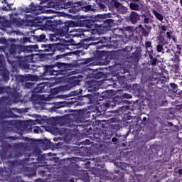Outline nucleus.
<instances>
[{"mask_svg": "<svg viewBox=\"0 0 182 182\" xmlns=\"http://www.w3.org/2000/svg\"><path fill=\"white\" fill-rule=\"evenodd\" d=\"M41 48L43 49L41 50L42 52H52V53L48 54V56H53L55 55V52L63 53L65 50H69V46L68 44H63L60 43L55 44H41Z\"/></svg>", "mask_w": 182, "mask_h": 182, "instance_id": "nucleus-6", "label": "nucleus"}, {"mask_svg": "<svg viewBox=\"0 0 182 182\" xmlns=\"http://www.w3.org/2000/svg\"><path fill=\"white\" fill-rule=\"evenodd\" d=\"M156 87H158V89H162L163 86H164V84L163 83V81L161 80H156V82H155Z\"/></svg>", "mask_w": 182, "mask_h": 182, "instance_id": "nucleus-47", "label": "nucleus"}, {"mask_svg": "<svg viewBox=\"0 0 182 182\" xmlns=\"http://www.w3.org/2000/svg\"><path fill=\"white\" fill-rule=\"evenodd\" d=\"M72 35L74 45H75L77 48H83V49H87L88 48H90V46H96L97 49H103V48H106L105 42L100 39L97 41H92V37L82 39V37L83 36V34L80 33H74Z\"/></svg>", "mask_w": 182, "mask_h": 182, "instance_id": "nucleus-2", "label": "nucleus"}, {"mask_svg": "<svg viewBox=\"0 0 182 182\" xmlns=\"http://www.w3.org/2000/svg\"><path fill=\"white\" fill-rule=\"evenodd\" d=\"M81 11H84V12H100V11H107V6L102 0H97L96 4L93 5H89L81 1Z\"/></svg>", "mask_w": 182, "mask_h": 182, "instance_id": "nucleus-7", "label": "nucleus"}, {"mask_svg": "<svg viewBox=\"0 0 182 182\" xmlns=\"http://www.w3.org/2000/svg\"><path fill=\"white\" fill-rule=\"evenodd\" d=\"M68 160L70 163L69 164L70 167H72L73 164H75V161H77V160H79V158H74L73 159H70V158H68Z\"/></svg>", "mask_w": 182, "mask_h": 182, "instance_id": "nucleus-53", "label": "nucleus"}, {"mask_svg": "<svg viewBox=\"0 0 182 182\" xmlns=\"http://www.w3.org/2000/svg\"><path fill=\"white\" fill-rule=\"evenodd\" d=\"M41 149L38 147H36L33 149V151L31 153H26V161H33V160H36L37 161H43L45 156L43 155H41Z\"/></svg>", "mask_w": 182, "mask_h": 182, "instance_id": "nucleus-14", "label": "nucleus"}, {"mask_svg": "<svg viewBox=\"0 0 182 182\" xmlns=\"http://www.w3.org/2000/svg\"><path fill=\"white\" fill-rule=\"evenodd\" d=\"M29 63H32L31 56L21 57L18 61V68L22 70H31V68Z\"/></svg>", "mask_w": 182, "mask_h": 182, "instance_id": "nucleus-15", "label": "nucleus"}, {"mask_svg": "<svg viewBox=\"0 0 182 182\" xmlns=\"http://www.w3.org/2000/svg\"><path fill=\"white\" fill-rule=\"evenodd\" d=\"M13 147L14 150L16 151L14 157H21V156H23L26 151H31V146L28 143H16L13 144Z\"/></svg>", "mask_w": 182, "mask_h": 182, "instance_id": "nucleus-12", "label": "nucleus"}, {"mask_svg": "<svg viewBox=\"0 0 182 182\" xmlns=\"http://www.w3.org/2000/svg\"><path fill=\"white\" fill-rule=\"evenodd\" d=\"M6 86H0V95H4L6 92Z\"/></svg>", "mask_w": 182, "mask_h": 182, "instance_id": "nucleus-57", "label": "nucleus"}, {"mask_svg": "<svg viewBox=\"0 0 182 182\" xmlns=\"http://www.w3.org/2000/svg\"><path fill=\"white\" fill-rule=\"evenodd\" d=\"M117 11L119 14H122L123 15V14H126V12H127V7L122 5V6H120V7H119Z\"/></svg>", "mask_w": 182, "mask_h": 182, "instance_id": "nucleus-48", "label": "nucleus"}, {"mask_svg": "<svg viewBox=\"0 0 182 182\" xmlns=\"http://www.w3.org/2000/svg\"><path fill=\"white\" fill-rule=\"evenodd\" d=\"M40 5L35 4L33 2L31 3L29 7H25L24 11L27 14L33 12L34 15H39V14H42V11L45 8H49V6H54L58 8L56 4H58L57 1H52V0H40Z\"/></svg>", "mask_w": 182, "mask_h": 182, "instance_id": "nucleus-4", "label": "nucleus"}, {"mask_svg": "<svg viewBox=\"0 0 182 182\" xmlns=\"http://www.w3.org/2000/svg\"><path fill=\"white\" fill-rule=\"evenodd\" d=\"M97 112H98L97 116H102V114H103V112H105V109H102V107H98L97 109Z\"/></svg>", "mask_w": 182, "mask_h": 182, "instance_id": "nucleus-58", "label": "nucleus"}, {"mask_svg": "<svg viewBox=\"0 0 182 182\" xmlns=\"http://www.w3.org/2000/svg\"><path fill=\"white\" fill-rule=\"evenodd\" d=\"M113 33L116 36H120V34H117V33H123V29L119 28H114Z\"/></svg>", "mask_w": 182, "mask_h": 182, "instance_id": "nucleus-50", "label": "nucleus"}, {"mask_svg": "<svg viewBox=\"0 0 182 182\" xmlns=\"http://www.w3.org/2000/svg\"><path fill=\"white\" fill-rule=\"evenodd\" d=\"M93 76L95 79H102L105 76V73L102 72H95Z\"/></svg>", "mask_w": 182, "mask_h": 182, "instance_id": "nucleus-45", "label": "nucleus"}, {"mask_svg": "<svg viewBox=\"0 0 182 182\" xmlns=\"http://www.w3.org/2000/svg\"><path fill=\"white\" fill-rule=\"evenodd\" d=\"M33 86V84L32 82H26L25 87L26 89H31Z\"/></svg>", "mask_w": 182, "mask_h": 182, "instance_id": "nucleus-62", "label": "nucleus"}, {"mask_svg": "<svg viewBox=\"0 0 182 182\" xmlns=\"http://www.w3.org/2000/svg\"><path fill=\"white\" fill-rule=\"evenodd\" d=\"M65 56H68V54L58 55H55L54 58L55 60H59V59H62V58H65Z\"/></svg>", "mask_w": 182, "mask_h": 182, "instance_id": "nucleus-59", "label": "nucleus"}, {"mask_svg": "<svg viewBox=\"0 0 182 182\" xmlns=\"http://www.w3.org/2000/svg\"><path fill=\"white\" fill-rule=\"evenodd\" d=\"M98 127H96L93 132L92 131L87 130V136L91 140L95 141L96 143H102L107 139H110V135L107 132V128H106V123L105 121H98L97 122Z\"/></svg>", "mask_w": 182, "mask_h": 182, "instance_id": "nucleus-3", "label": "nucleus"}, {"mask_svg": "<svg viewBox=\"0 0 182 182\" xmlns=\"http://www.w3.org/2000/svg\"><path fill=\"white\" fill-rule=\"evenodd\" d=\"M129 8L132 11H140V6L137 3H131Z\"/></svg>", "mask_w": 182, "mask_h": 182, "instance_id": "nucleus-41", "label": "nucleus"}, {"mask_svg": "<svg viewBox=\"0 0 182 182\" xmlns=\"http://www.w3.org/2000/svg\"><path fill=\"white\" fill-rule=\"evenodd\" d=\"M169 86H170L173 93H174L178 89V86L177 85V84H176L174 82H171L169 84Z\"/></svg>", "mask_w": 182, "mask_h": 182, "instance_id": "nucleus-49", "label": "nucleus"}, {"mask_svg": "<svg viewBox=\"0 0 182 182\" xmlns=\"http://www.w3.org/2000/svg\"><path fill=\"white\" fill-rule=\"evenodd\" d=\"M20 77L21 82H25V80H32L33 79V75L28 74L26 75H21Z\"/></svg>", "mask_w": 182, "mask_h": 182, "instance_id": "nucleus-39", "label": "nucleus"}, {"mask_svg": "<svg viewBox=\"0 0 182 182\" xmlns=\"http://www.w3.org/2000/svg\"><path fill=\"white\" fill-rule=\"evenodd\" d=\"M174 96H176V97H181L182 99V90H177L173 92Z\"/></svg>", "mask_w": 182, "mask_h": 182, "instance_id": "nucleus-54", "label": "nucleus"}, {"mask_svg": "<svg viewBox=\"0 0 182 182\" xmlns=\"http://www.w3.org/2000/svg\"><path fill=\"white\" fill-rule=\"evenodd\" d=\"M132 49H133V47L128 46L125 47L124 50L125 52H132Z\"/></svg>", "mask_w": 182, "mask_h": 182, "instance_id": "nucleus-64", "label": "nucleus"}, {"mask_svg": "<svg viewBox=\"0 0 182 182\" xmlns=\"http://www.w3.org/2000/svg\"><path fill=\"white\" fill-rule=\"evenodd\" d=\"M23 47L22 45L12 43L10 45L9 53H10L11 56H15L16 54L19 55L22 53V52H23Z\"/></svg>", "mask_w": 182, "mask_h": 182, "instance_id": "nucleus-19", "label": "nucleus"}, {"mask_svg": "<svg viewBox=\"0 0 182 182\" xmlns=\"http://www.w3.org/2000/svg\"><path fill=\"white\" fill-rule=\"evenodd\" d=\"M6 94L10 97V99H11V100L16 101L19 100V92L9 86H6Z\"/></svg>", "mask_w": 182, "mask_h": 182, "instance_id": "nucleus-20", "label": "nucleus"}, {"mask_svg": "<svg viewBox=\"0 0 182 182\" xmlns=\"http://www.w3.org/2000/svg\"><path fill=\"white\" fill-rule=\"evenodd\" d=\"M151 12L158 21H161L164 19V17L163 16V15H161V14L159 13L157 11L154 9V10H151Z\"/></svg>", "mask_w": 182, "mask_h": 182, "instance_id": "nucleus-38", "label": "nucleus"}, {"mask_svg": "<svg viewBox=\"0 0 182 182\" xmlns=\"http://www.w3.org/2000/svg\"><path fill=\"white\" fill-rule=\"evenodd\" d=\"M139 35L141 36H144L145 38H147L149 36V31L143 27L141 24L139 25Z\"/></svg>", "mask_w": 182, "mask_h": 182, "instance_id": "nucleus-35", "label": "nucleus"}, {"mask_svg": "<svg viewBox=\"0 0 182 182\" xmlns=\"http://www.w3.org/2000/svg\"><path fill=\"white\" fill-rule=\"evenodd\" d=\"M59 35L60 34L58 33L54 34H50L49 36L50 42H58V41H59Z\"/></svg>", "mask_w": 182, "mask_h": 182, "instance_id": "nucleus-40", "label": "nucleus"}, {"mask_svg": "<svg viewBox=\"0 0 182 182\" xmlns=\"http://www.w3.org/2000/svg\"><path fill=\"white\" fill-rule=\"evenodd\" d=\"M83 164L85 165V168H90L92 162L90 161H85L84 163L82 164V165L83 166Z\"/></svg>", "mask_w": 182, "mask_h": 182, "instance_id": "nucleus-56", "label": "nucleus"}, {"mask_svg": "<svg viewBox=\"0 0 182 182\" xmlns=\"http://www.w3.org/2000/svg\"><path fill=\"white\" fill-rule=\"evenodd\" d=\"M78 26L82 28H87L90 31H100V33H106L110 31L114 25V20L112 18H106V15L98 14L90 19L79 20L77 21Z\"/></svg>", "mask_w": 182, "mask_h": 182, "instance_id": "nucleus-1", "label": "nucleus"}, {"mask_svg": "<svg viewBox=\"0 0 182 182\" xmlns=\"http://www.w3.org/2000/svg\"><path fill=\"white\" fill-rule=\"evenodd\" d=\"M35 15V17L26 19L27 25H28V26H35V25L38 23V26H41L44 29L48 18L43 16H36L37 14Z\"/></svg>", "mask_w": 182, "mask_h": 182, "instance_id": "nucleus-13", "label": "nucleus"}, {"mask_svg": "<svg viewBox=\"0 0 182 182\" xmlns=\"http://www.w3.org/2000/svg\"><path fill=\"white\" fill-rule=\"evenodd\" d=\"M70 27V24L63 23L62 21H60V22L58 23L56 33H58L60 36H65L66 33L69 32Z\"/></svg>", "mask_w": 182, "mask_h": 182, "instance_id": "nucleus-18", "label": "nucleus"}, {"mask_svg": "<svg viewBox=\"0 0 182 182\" xmlns=\"http://www.w3.org/2000/svg\"><path fill=\"white\" fill-rule=\"evenodd\" d=\"M133 56L134 58H135V59H140V58L141 57V53L139 50H136L133 53Z\"/></svg>", "mask_w": 182, "mask_h": 182, "instance_id": "nucleus-52", "label": "nucleus"}, {"mask_svg": "<svg viewBox=\"0 0 182 182\" xmlns=\"http://www.w3.org/2000/svg\"><path fill=\"white\" fill-rule=\"evenodd\" d=\"M176 52L175 53V56L176 59L180 58V55H181V46L180 45H176Z\"/></svg>", "mask_w": 182, "mask_h": 182, "instance_id": "nucleus-43", "label": "nucleus"}, {"mask_svg": "<svg viewBox=\"0 0 182 182\" xmlns=\"http://www.w3.org/2000/svg\"><path fill=\"white\" fill-rule=\"evenodd\" d=\"M91 112L90 111H81L76 115V121L80 122V123H82L80 125V127H82L83 129H87L89 132H93L92 129V127H90V120H87L86 119H89L90 117Z\"/></svg>", "mask_w": 182, "mask_h": 182, "instance_id": "nucleus-10", "label": "nucleus"}, {"mask_svg": "<svg viewBox=\"0 0 182 182\" xmlns=\"http://www.w3.org/2000/svg\"><path fill=\"white\" fill-rule=\"evenodd\" d=\"M59 22H60V20H47V21H46V25L44 26V29H46V31H52V32L56 33Z\"/></svg>", "mask_w": 182, "mask_h": 182, "instance_id": "nucleus-17", "label": "nucleus"}, {"mask_svg": "<svg viewBox=\"0 0 182 182\" xmlns=\"http://www.w3.org/2000/svg\"><path fill=\"white\" fill-rule=\"evenodd\" d=\"M26 174L28 177V178H32V177H35L36 176V168L32 167H26Z\"/></svg>", "mask_w": 182, "mask_h": 182, "instance_id": "nucleus-31", "label": "nucleus"}, {"mask_svg": "<svg viewBox=\"0 0 182 182\" xmlns=\"http://www.w3.org/2000/svg\"><path fill=\"white\" fill-rule=\"evenodd\" d=\"M114 6L118 9L119 8H120V6H122V4L118 1H114Z\"/></svg>", "mask_w": 182, "mask_h": 182, "instance_id": "nucleus-63", "label": "nucleus"}, {"mask_svg": "<svg viewBox=\"0 0 182 182\" xmlns=\"http://www.w3.org/2000/svg\"><path fill=\"white\" fill-rule=\"evenodd\" d=\"M56 6L58 9H68L70 14H76L82 11V1L73 3L69 0H58Z\"/></svg>", "mask_w": 182, "mask_h": 182, "instance_id": "nucleus-5", "label": "nucleus"}, {"mask_svg": "<svg viewBox=\"0 0 182 182\" xmlns=\"http://www.w3.org/2000/svg\"><path fill=\"white\" fill-rule=\"evenodd\" d=\"M124 102L119 97H114L112 102H109L105 104V107H116L117 105H123Z\"/></svg>", "mask_w": 182, "mask_h": 182, "instance_id": "nucleus-23", "label": "nucleus"}, {"mask_svg": "<svg viewBox=\"0 0 182 182\" xmlns=\"http://www.w3.org/2000/svg\"><path fill=\"white\" fill-rule=\"evenodd\" d=\"M159 63H160V61L157 58L153 56V50L150 52L149 53V60L148 61V65L149 66H152V68H156V66L159 65Z\"/></svg>", "mask_w": 182, "mask_h": 182, "instance_id": "nucleus-26", "label": "nucleus"}, {"mask_svg": "<svg viewBox=\"0 0 182 182\" xmlns=\"http://www.w3.org/2000/svg\"><path fill=\"white\" fill-rule=\"evenodd\" d=\"M0 76L2 77L4 82H8V80H9V71L4 66L0 67Z\"/></svg>", "mask_w": 182, "mask_h": 182, "instance_id": "nucleus-28", "label": "nucleus"}, {"mask_svg": "<svg viewBox=\"0 0 182 182\" xmlns=\"http://www.w3.org/2000/svg\"><path fill=\"white\" fill-rule=\"evenodd\" d=\"M46 85L44 83L38 84L34 89L33 90V94L31 95L32 100H36L38 97V100H42V95H39V93H45L46 90H45V87Z\"/></svg>", "mask_w": 182, "mask_h": 182, "instance_id": "nucleus-16", "label": "nucleus"}, {"mask_svg": "<svg viewBox=\"0 0 182 182\" xmlns=\"http://www.w3.org/2000/svg\"><path fill=\"white\" fill-rule=\"evenodd\" d=\"M7 164L9 166L8 168L10 171V173H12V168H14V167H16V166H19V161L17 160L9 161Z\"/></svg>", "mask_w": 182, "mask_h": 182, "instance_id": "nucleus-34", "label": "nucleus"}, {"mask_svg": "<svg viewBox=\"0 0 182 182\" xmlns=\"http://www.w3.org/2000/svg\"><path fill=\"white\" fill-rule=\"evenodd\" d=\"M113 46L115 47L117 49L119 48H122L126 45V41L123 39H115L112 41Z\"/></svg>", "mask_w": 182, "mask_h": 182, "instance_id": "nucleus-32", "label": "nucleus"}, {"mask_svg": "<svg viewBox=\"0 0 182 182\" xmlns=\"http://www.w3.org/2000/svg\"><path fill=\"white\" fill-rule=\"evenodd\" d=\"M12 150V146L8 143V141H3L1 144V154L4 157L8 156V152Z\"/></svg>", "mask_w": 182, "mask_h": 182, "instance_id": "nucleus-25", "label": "nucleus"}, {"mask_svg": "<svg viewBox=\"0 0 182 182\" xmlns=\"http://www.w3.org/2000/svg\"><path fill=\"white\" fill-rule=\"evenodd\" d=\"M82 92H83L82 89L71 91L68 94V96L71 97L70 98V101L69 102V103L70 105H73V103H76L77 100H80V99H82V100H86V102H84V103H90V102H92V99H93V95H92L91 94H88V95L80 97V94L82 93Z\"/></svg>", "mask_w": 182, "mask_h": 182, "instance_id": "nucleus-8", "label": "nucleus"}, {"mask_svg": "<svg viewBox=\"0 0 182 182\" xmlns=\"http://www.w3.org/2000/svg\"><path fill=\"white\" fill-rule=\"evenodd\" d=\"M75 120L73 119L68 118L65 120L64 124L66 126V127H70L71 129H76L77 127H79L80 125H77V123H80V122H77L76 120V115L74 117Z\"/></svg>", "mask_w": 182, "mask_h": 182, "instance_id": "nucleus-21", "label": "nucleus"}, {"mask_svg": "<svg viewBox=\"0 0 182 182\" xmlns=\"http://www.w3.org/2000/svg\"><path fill=\"white\" fill-rule=\"evenodd\" d=\"M53 65L57 68L58 70H63V75H66V72H68V70H69V68H70L69 64L60 62H57L53 64Z\"/></svg>", "mask_w": 182, "mask_h": 182, "instance_id": "nucleus-24", "label": "nucleus"}, {"mask_svg": "<svg viewBox=\"0 0 182 182\" xmlns=\"http://www.w3.org/2000/svg\"><path fill=\"white\" fill-rule=\"evenodd\" d=\"M145 47H146V49H149V48H151V49H153V46H151V41H146L145 43Z\"/></svg>", "mask_w": 182, "mask_h": 182, "instance_id": "nucleus-60", "label": "nucleus"}, {"mask_svg": "<svg viewBox=\"0 0 182 182\" xmlns=\"http://www.w3.org/2000/svg\"><path fill=\"white\" fill-rule=\"evenodd\" d=\"M92 161V167H96L99 168L100 167V163H102V160L100 159V157H95L90 159Z\"/></svg>", "mask_w": 182, "mask_h": 182, "instance_id": "nucleus-33", "label": "nucleus"}, {"mask_svg": "<svg viewBox=\"0 0 182 182\" xmlns=\"http://www.w3.org/2000/svg\"><path fill=\"white\" fill-rule=\"evenodd\" d=\"M7 139H9V140H19V136H7Z\"/></svg>", "mask_w": 182, "mask_h": 182, "instance_id": "nucleus-61", "label": "nucleus"}, {"mask_svg": "<svg viewBox=\"0 0 182 182\" xmlns=\"http://www.w3.org/2000/svg\"><path fill=\"white\" fill-rule=\"evenodd\" d=\"M80 83V80L79 79H77V77H76L75 76L71 78L70 82V85L73 87H75V86L79 85Z\"/></svg>", "mask_w": 182, "mask_h": 182, "instance_id": "nucleus-36", "label": "nucleus"}, {"mask_svg": "<svg viewBox=\"0 0 182 182\" xmlns=\"http://www.w3.org/2000/svg\"><path fill=\"white\" fill-rule=\"evenodd\" d=\"M140 21V15L136 11H131L129 14V21L133 25H136Z\"/></svg>", "mask_w": 182, "mask_h": 182, "instance_id": "nucleus-27", "label": "nucleus"}, {"mask_svg": "<svg viewBox=\"0 0 182 182\" xmlns=\"http://www.w3.org/2000/svg\"><path fill=\"white\" fill-rule=\"evenodd\" d=\"M39 49L38 45L23 46V52H36Z\"/></svg>", "mask_w": 182, "mask_h": 182, "instance_id": "nucleus-30", "label": "nucleus"}, {"mask_svg": "<svg viewBox=\"0 0 182 182\" xmlns=\"http://www.w3.org/2000/svg\"><path fill=\"white\" fill-rule=\"evenodd\" d=\"M56 68L54 65H47L46 67L38 68V70L42 69L43 72L40 73L41 76H59V75H64L63 70L55 69Z\"/></svg>", "mask_w": 182, "mask_h": 182, "instance_id": "nucleus-11", "label": "nucleus"}, {"mask_svg": "<svg viewBox=\"0 0 182 182\" xmlns=\"http://www.w3.org/2000/svg\"><path fill=\"white\" fill-rule=\"evenodd\" d=\"M98 56L101 60H103V63H105V65H109V63H110V60H112V57L105 50L100 51L98 53Z\"/></svg>", "mask_w": 182, "mask_h": 182, "instance_id": "nucleus-22", "label": "nucleus"}, {"mask_svg": "<svg viewBox=\"0 0 182 182\" xmlns=\"http://www.w3.org/2000/svg\"><path fill=\"white\" fill-rule=\"evenodd\" d=\"M87 86L88 87V90L90 92H96L97 90H99L97 82L95 80H90L87 82Z\"/></svg>", "mask_w": 182, "mask_h": 182, "instance_id": "nucleus-29", "label": "nucleus"}, {"mask_svg": "<svg viewBox=\"0 0 182 182\" xmlns=\"http://www.w3.org/2000/svg\"><path fill=\"white\" fill-rule=\"evenodd\" d=\"M36 39L38 42H45L46 41V36L45 34H41L40 36H36Z\"/></svg>", "mask_w": 182, "mask_h": 182, "instance_id": "nucleus-42", "label": "nucleus"}, {"mask_svg": "<svg viewBox=\"0 0 182 182\" xmlns=\"http://www.w3.org/2000/svg\"><path fill=\"white\" fill-rule=\"evenodd\" d=\"M166 43H159L156 46V50L159 53H164V46Z\"/></svg>", "mask_w": 182, "mask_h": 182, "instance_id": "nucleus-44", "label": "nucleus"}, {"mask_svg": "<svg viewBox=\"0 0 182 182\" xmlns=\"http://www.w3.org/2000/svg\"><path fill=\"white\" fill-rule=\"evenodd\" d=\"M31 38L28 37L23 36V38H21L19 39V43L18 45H22V46H25V43H30Z\"/></svg>", "mask_w": 182, "mask_h": 182, "instance_id": "nucleus-37", "label": "nucleus"}, {"mask_svg": "<svg viewBox=\"0 0 182 182\" xmlns=\"http://www.w3.org/2000/svg\"><path fill=\"white\" fill-rule=\"evenodd\" d=\"M10 22L13 25H19V23H20L19 20H18V18L14 17V16H10Z\"/></svg>", "mask_w": 182, "mask_h": 182, "instance_id": "nucleus-46", "label": "nucleus"}, {"mask_svg": "<svg viewBox=\"0 0 182 182\" xmlns=\"http://www.w3.org/2000/svg\"><path fill=\"white\" fill-rule=\"evenodd\" d=\"M120 137H122V135H119L118 134H116V137H113L112 139V143H117V141H119V140H120Z\"/></svg>", "mask_w": 182, "mask_h": 182, "instance_id": "nucleus-55", "label": "nucleus"}, {"mask_svg": "<svg viewBox=\"0 0 182 182\" xmlns=\"http://www.w3.org/2000/svg\"><path fill=\"white\" fill-rule=\"evenodd\" d=\"M92 143L97 144V143L100 142H96V141H92V142H91L89 139H85V141H82V144H84V146H89V144H92Z\"/></svg>", "mask_w": 182, "mask_h": 182, "instance_id": "nucleus-51", "label": "nucleus"}, {"mask_svg": "<svg viewBox=\"0 0 182 182\" xmlns=\"http://www.w3.org/2000/svg\"><path fill=\"white\" fill-rule=\"evenodd\" d=\"M127 72V69L124 68L122 65L117 64L114 65L112 73V76L113 77L111 78V80H113V82H123V80L126 79L124 73Z\"/></svg>", "mask_w": 182, "mask_h": 182, "instance_id": "nucleus-9", "label": "nucleus"}]
</instances>
